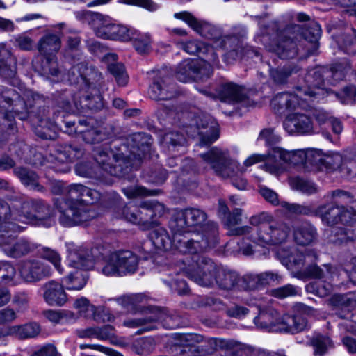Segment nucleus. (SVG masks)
Returning a JSON list of instances; mask_svg holds the SVG:
<instances>
[{
    "label": "nucleus",
    "mask_w": 356,
    "mask_h": 356,
    "mask_svg": "<svg viewBox=\"0 0 356 356\" xmlns=\"http://www.w3.org/2000/svg\"><path fill=\"white\" fill-rule=\"evenodd\" d=\"M42 97L32 91H24L19 95L15 89L0 87V104L6 103L13 106L15 116L21 120L29 118L34 127L35 134L44 140H54L56 138V129L58 128L71 135L79 134L80 120L76 123L65 119L67 112L71 108V102L65 95L57 100L58 106L63 111L54 112L52 120L47 117L49 110L41 107Z\"/></svg>",
    "instance_id": "1"
},
{
    "label": "nucleus",
    "mask_w": 356,
    "mask_h": 356,
    "mask_svg": "<svg viewBox=\"0 0 356 356\" xmlns=\"http://www.w3.org/2000/svg\"><path fill=\"white\" fill-rule=\"evenodd\" d=\"M207 213L198 208H186L177 211L170 221L169 226L176 234L188 233L200 229L191 238L175 236L174 243L177 250L182 254L193 256L215 247L218 243V227L214 222H208Z\"/></svg>",
    "instance_id": "2"
},
{
    "label": "nucleus",
    "mask_w": 356,
    "mask_h": 356,
    "mask_svg": "<svg viewBox=\"0 0 356 356\" xmlns=\"http://www.w3.org/2000/svg\"><path fill=\"white\" fill-rule=\"evenodd\" d=\"M321 34V26L315 21L309 22L304 31H301L297 24L284 27L277 22H272L267 26H261V35L257 39L269 51L275 53L280 58L291 59L298 54L295 40H298L300 36L311 42H315Z\"/></svg>",
    "instance_id": "3"
},
{
    "label": "nucleus",
    "mask_w": 356,
    "mask_h": 356,
    "mask_svg": "<svg viewBox=\"0 0 356 356\" xmlns=\"http://www.w3.org/2000/svg\"><path fill=\"white\" fill-rule=\"evenodd\" d=\"M152 136L145 133H134L126 139L129 154H115L110 146L99 147L93 150V157L99 166L108 174L121 177L126 174L134 165L133 161H140L149 152Z\"/></svg>",
    "instance_id": "4"
},
{
    "label": "nucleus",
    "mask_w": 356,
    "mask_h": 356,
    "mask_svg": "<svg viewBox=\"0 0 356 356\" xmlns=\"http://www.w3.org/2000/svg\"><path fill=\"white\" fill-rule=\"evenodd\" d=\"M188 262L184 264L182 273L200 286H211L216 284L224 290L239 288L240 277L236 272L216 267L211 259L200 254L193 256Z\"/></svg>",
    "instance_id": "5"
},
{
    "label": "nucleus",
    "mask_w": 356,
    "mask_h": 356,
    "mask_svg": "<svg viewBox=\"0 0 356 356\" xmlns=\"http://www.w3.org/2000/svg\"><path fill=\"white\" fill-rule=\"evenodd\" d=\"M175 17L184 21L190 27L201 36L212 41L211 44L214 49L226 50L225 58L235 60L243 56L248 57L259 56V54L257 49L251 47H243V42L236 35L222 36L219 30L214 26L198 20L190 13L183 11L176 13Z\"/></svg>",
    "instance_id": "6"
},
{
    "label": "nucleus",
    "mask_w": 356,
    "mask_h": 356,
    "mask_svg": "<svg viewBox=\"0 0 356 356\" xmlns=\"http://www.w3.org/2000/svg\"><path fill=\"white\" fill-rule=\"evenodd\" d=\"M6 201L0 199V248L9 257L19 259L35 251L37 245L24 238L17 239L15 234L22 227L10 220H19Z\"/></svg>",
    "instance_id": "7"
},
{
    "label": "nucleus",
    "mask_w": 356,
    "mask_h": 356,
    "mask_svg": "<svg viewBox=\"0 0 356 356\" xmlns=\"http://www.w3.org/2000/svg\"><path fill=\"white\" fill-rule=\"evenodd\" d=\"M69 79L75 83H84L91 90L90 93L86 92L79 99L74 100L77 111L86 113L88 111H96L103 107V99L97 88L100 84L102 75L97 68L80 62L72 67L69 72Z\"/></svg>",
    "instance_id": "8"
},
{
    "label": "nucleus",
    "mask_w": 356,
    "mask_h": 356,
    "mask_svg": "<svg viewBox=\"0 0 356 356\" xmlns=\"http://www.w3.org/2000/svg\"><path fill=\"white\" fill-rule=\"evenodd\" d=\"M100 196L97 191L85 186L81 199H55L54 206L59 213V222L64 227H72L91 220L95 217V212L89 204L97 202Z\"/></svg>",
    "instance_id": "9"
},
{
    "label": "nucleus",
    "mask_w": 356,
    "mask_h": 356,
    "mask_svg": "<svg viewBox=\"0 0 356 356\" xmlns=\"http://www.w3.org/2000/svg\"><path fill=\"white\" fill-rule=\"evenodd\" d=\"M250 226H242L232 229L234 236L250 235L249 238L259 245H278L284 243L291 233L290 226L283 221L273 220L268 225H264L260 229L256 230Z\"/></svg>",
    "instance_id": "10"
},
{
    "label": "nucleus",
    "mask_w": 356,
    "mask_h": 356,
    "mask_svg": "<svg viewBox=\"0 0 356 356\" xmlns=\"http://www.w3.org/2000/svg\"><path fill=\"white\" fill-rule=\"evenodd\" d=\"M69 259L72 266L83 269L84 271L77 270L70 273L62 280L63 284L67 290H81L88 279L86 270L91 269L94 265L92 250L83 246L74 249L70 248Z\"/></svg>",
    "instance_id": "11"
},
{
    "label": "nucleus",
    "mask_w": 356,
    "mask_h": 356,
    "mask_svg": "<svg viewBox=\"0 0 356 356\" xmlns=\"http://www.w3.org/2000/svg\"><path fill=\"white\" fill-rule=\"evenodd\" d=\"M277 312L270 309L268 312H261L254 319V323L262 328L278 325L280 331L292 334L304 331L308 327L307 318L301 314H284L280 320L277 318Z\"/></svg>",
    "instance_id": "12"
},
{
    "label": "nucleus",
    "mask_w": 356,
    "mask_h": 356,
    "mask_svg": "<svg viewBox=\"0 0 356 356\" xmlns=\"http://www.w3.org/2000/svg\"><path fill=\"white\" fill-rule=\"evenodd\" d=\"M138 257L129 250H119L106 257L99 271L108 277H123L136 273Z\"/></svg>",
    "instance_id": "13"
},
{
    "label": "nucleus",
    "mask_w": 356,
    "mask_h": 356,
    "mask_svg": "<svg viewBox=\"0 0 356 356\" xmlns=\"http://www.w3.org/2000/svg\"><path fill=\"white\" fill-rule=\"evenodd\" d=\"M203 160L211 165L215 173L223 178H232L243 172L236 161L229 159L227 154L213 147L208 152L201 154Z\"/></svg>",
    "instance_id": "14"
},
{
    "label": "nucleus",
    "mask_w": 356,
    "mask_h": 356,
    "mask_svg": "<svg viewBox=\"0 0 356 356\" xmlns=\"http://www.w3.org/2000/svg\"><path fill=\"white\" fill-rule=\"evenodd\" d=\"M83 149L78 145L57 144L52 147L45 159L53 165L49 168L59 172H67L70 168L66 164L83 156Z\"/></svg>",
    "instance_id": "15"
},
{
    "label": "nucleus",
    "mask_w": 356,
    "mask_h": 356,
    "mask_svg": "<svg viewBox=\"0 0 356 356\" xmlns=\"http://www.w3.org/2000/svg\"><path fill=\"white\" fill-rule=\"evenodd\" d=\"M79 134L86 143H100L109 140L114 133L111 124L95 125L92 119H80V126L76 128Z\"/></svg>",
    "instance_id": "16"
},
{
    "label": "nucleus",
    "mask_w": 356,
    "mask_h": 356,
    "mask_svg": "<svg viewBox=\"0 0 356 356\" xmlns=\"http://www.w3.org/2000/svg\"><path fill=\"white\" fill-rule=\"evenodd\" d=\"M302 90H297L295 93L281 92L276 95L270 102L273 111L282 115L286 112L295 111L298 108L307 110L309 107L307 99L303 98ZM304 92H307L304 90Z\"/></svg>",
    "instance_id": "17"
},
{
    "label": "nucleus",
    "mask_w": 356,
    "mask_h": 356,
    "mask_svg": "<svg viewBox=\"0 0 356 356\" xmlns=\"http://www.w3.org/2000/svg\"><path fill=\"white\" fill-rule=\"evenodd\" d=\"M213 73L211 66L202 64L197 60L187 59L181 62L176 70V78L181 82L209 77Z\"/></svg>",
    "instance_id": "18"
},
{
    "label": "nucleus",
    "mask_w": 356,
    "mask_h": 356,
    "mask_svg": "<svg viewBox=\"0 0 356 356\" xmlns=\"http://www.w3.org/2000/svg\"><path fill=\"white\" fill-rule=\"evenodd\" d=\"M176 84L165 70L159 71L149 88V96L156 101L169 100L177 95Z\"/></svg>",
    "instance_id": "19"
},
{
    "label": "nucleus",
    "mask_w": 356,
    "mask_h": 356,
    "mask_svg": "<svg viewBox=\"0 0 356 356\" xmlns=\"http://www.w3.org/2000/svg\"><path fill=\"white\" fill-rule=\"evenodd\" d=\"M217 94L219 99L224 102L241 104L247 108L254 105V101L248 96L245 88L233 82L222 83L217 90Z\"/></svg>",
    "instance_id": "20"
},
{
    "label": "nucleus",
    "mask_w": 356,
    "mask_h": 356,
    "mask_svg": "<svg viewBox=\"0 0 356 356\" xmlns=\"http://www.w3.org/2000/svg\"><path fill=\"white\" fill-rule=\"evenodd\" d=\"M21 278L27 283H35L51 275V268L38 259H26L19 264Z\"/></svg>",
    "instance_id": "21"
},
{
    "label": "nucleus",
    "mask_w": 356,
    "mask_h": 356,
    "mask_svg": "<svg viewBox=\"0 0 356 356\" xmlns=\"http://www.w3.org/2000/svg\"><path fill=\"white\" fill-rule=\"evenodd\" d=\"M76 17L88 22H93L94 31L97 37L111 40L114 23L108 16L97 12L82 10L76 13Z\"/></svg>",
    "instance_id": "22"
},
{
    "label": "nucleus",
    "mask_w": 356,
    "mask_h": 356,
    "mask_svg": "<svg viewBox=\"0 0 356 356\" xmlns=\"http://www.w3.org/2000/svg\"><path fill=\"white\" fill-rule=\"evenodd\" d=\"M325 71L320 68L309 70L305 74L304 81L305 86L297 87V90H306L302 92L303 98L307 99V103L320 95L325 86Z\"/></svg>",
    "instance_id": "23"
},
{
    "label": "nucleus",
    "mask_w": 356,
    "mask_h": 356,
    "mask_svg": "<svg viewBox=\"0 0 356 356\" xmlns=\"http://www.w3.org/2000/svg\"><path fill=\"white\" fill-rule=\"evenodd\" d=\"M283 127L289 134L309 135L314 133L313 122L307 113L294 112L289 114Z\"/></svg>",
    "instance_id": "24"
},
{
    "label": "nucleus",
    "mask_w": 356,
    "mask_h": 356,
    "mask_svg": "<svg viewBox=\"0 0 356 356\" xmlns=\"http://www.w3.org/2000/svg\"><path fill=\"white\" fill-rule=\"evenodd\" d=\"M195 126L201 145H210L218 138V124L211 116L209 115L197 116Z\"/></svg>",
    "instance_id": "25"
},
{
    "label": "nucleus",
    "mask_w": 356,
    "mask_h": 356,
    "mask_svg": "<svg viewBox=\"0 0 356 356\" xmlns=\"http://www.w3.org/2000/svg\"><path fill=\"white\" fill-rule=\"evenodd\" d=\"M182 49L189 54H197L202 58L204 64L210 66H218V56L213 49L211 44H206L197 40H190L181 43Z\"/></svg>",
    "instance_id": "26"
},
{
    "label": "nucleus",
    "mask_w": 356,
    "mask_h": 356,
    "mask_svg": "<svg viewBox=\"0 0 356 356\" xmlns=\"http://www.w3.org/2000/svg\"><path fill=\"white\" fill-rule=\"evenodd\" d=\"M163 204L157 201H144L138 207V225L143 229H150L154 225V218L164 213Z\"/></svg>",
    "instance_id": "27"
},
{
    "label": "nucleus",
    "mask_w": 356,
    "mask_h": 356,
    "mask_svg": "<svg viewBox=\"0 0 356 356\" xmlns=\"http://www.w3.org/2000/svg\"><path fill=\"white\" fill-rule=\"evenodd\" d=\"M187 342L200 343L195 346L199 355H209L218 350L223 349L229 346V343L222 339L219 338H204L203 336L197 334H188L184 336Z\"/></svg>",
    "instance_id": "28"
},
{
    "label": "nucleus",
    "mask_w": 356,
    "mask_h": 356,
    "mask_svg": "<svg viewBox=\"0 0 356 356\" xmlns=\"http://www.w3.org/2000/svg\"><path fill=\"white\" fill-rule=\"evenodd\" d=\"M355 163L338 152L324 155L323 170L327 172L339 171L342 177H348L353 173Z\"/></svg>",
    "instance_id": "29"
},
{
    "label": "nucleus",
    "mask_w": 356,
    "mask_h": 356,
    "mask_svg": "<svg viewBox=\"0 0 356 356\" xmlns=\"http://www.w3.org/2000/svg\"><path fill=\"white\" fill-rule=\"evenodd\" d=\"M63 284L51 280L43 284V298L51 306H63L67 300Z\"/></svg>",
    "instance_id": "30"
},
{
    "label": "nucleus",
    "mask_w": 356,
    "mask_h": 356,
    "mask_svg": "<svg viewBox=\"0 0 356 356\" xmlns=\"http://www.w3.org/2000/svg\"><path fill=\"white\" fill-rule=\"evenodd\" d=\"M149 314H152L154 324L161 323L167 329H175L182 325L181 318L176 312L170 313L166 309L150 306Z\"/></svg>",
    "instance_id": "31"
},
{
    "label": "nucleus",
    "mask_w": 356,
    "mask_h": 356,
    "mask_svg": "<svg viewBox=\"0 0 356 356\" xmlns=\"http://www.w3.org/2000/svg\"><path fill=\"white\" fill-rule=\"evenodd\" d=\"M352 269L349 273L350 282L356 284V258L352 259ZM331 303L339 307L353 308L356 307V291L349 292L345 294H335L331 300Z\"/></svg>",
    "instance_id": "32"
},
{
    "label": "nucleus",
    "mask_w": 356,
    "mask_h": 356,
    "mask_svg": "<svg viewBox=\"0 0 356 356\" xmlns=\"http://www.w3.org/2000/svg\"><path fill=\"white\" fill-rule=\"evenodd\" d=\"M17 73V60L4 44H0V77L9 79Z\"/></svg>",
    "instance_id": "33"
},
{
    "label": "nucleus",
    "mask_w": 356,
    "mask_h": 356,
    "mask_svg": "<svg viewBox=\"0 0 356 356\" xmlns=\"http://www.w3.org/2000/svg\"><path fill=\"white\" fill-rule=\"evenodd\" d=\"M295 242L300 245L312 244L317 238L316 227L309 221H304L293 228Z\"/></svg>",
    "instance_id": "34"
},
{
    "label": "nucleus",
    "mask_w": 356,
    "mask_h": 356,
    "mask_svg": "<svg viewBox=\"0 0 356 356\" xmlns=\"http://www.w3.org/2000/svg\"><path fill=\"white\" fill-rule=\"evenodd\" d=\"M338 274V268L331 264H325L322 266H319L316 264L309 265L302 273L301 275H298V277L301 276H306L312 279L318 280H331L334 279Z\"/></svg>",
    "instance_id": "35"
},
{
    "label": "nucleus",
    "mask_w": 356,
    "mask_h": 356,
    "mask_svg": "<svg viewBox=\"0 0 356 356\" xmlns=\"http://www.w3.org/2000/svg\"><path fill=\"white\" fill-rule=\"evenodd\" d=\"M341 211H343V206L327 203L317 207L316 216L321 218L324 224L328 226H334L339 223V216Z\"/></svg>",
    "instance_id": "36"
},
{
    "label": "nucleus",
    "mask_w": 356,
    "mask_h": 356,
    "mask_svg": "<svg viewBox=\"0 0 356 356\" xmlns=\"http://www.w3.org/2000/svg\"><path fill=\"white\" fill-rule=\"evenodd\" d=\"M32 207L34 209L33 213L28 212V219L37 220H47L48 224L51 225V218L53 216L52 210L49 204L42 200H29V202L25 204V209Z\"/></svg>",
    "instance_id": "37"
},
{
    "label": "nucleus",
    "mask_w": 356,
    "mask_h": 356,
    "mask_svg": "<svg viewBox=\"0 0 356 356\" xmlns=\"http://www.w3.org/2000/svg\"><path fill=\"white\" fill-rule=\"evenodd\" d=\"M149 307L144 309L143 317L126 319L123 321V325L129 328H139L136 332L138 334L156 329L157 326L154 324L155 318H153L152 314H149Z\"/></svg>",
    "instance_id": "38"
},
{
    "label": "nucleus",
    "mask_w": 356,
    "mask_h": 356,
    "mask_svg": "<svg viewBox=\"0 0 356 356\" xmlns=\"http://www.w3.org/2000/svg\"><path fill=\"white\" fill-rule=\"evenodd\" d=\"M173 233L172 239L170 237L168 232L163 227H156L149 233V238L154 247L159 250H168L174 247L177 250L174 243L175 236H180V234Z\"/></svg>",
    "instance_id": "39"
},
{
    "label": "nucleus",
    "mask_w": 356,
    "mask_h": 356,
    "mask_svg": "<svg viewBox=\"0 0 356 356\" xmlns=\"http://www.w3.org/2000/svg\"><path fill=\"white\" fill-rule=\"evenodd\" d=\"M13 172L26 187L37 191H44V187L39 183V176L33 170L25 167H16Z\"/></svg>",
    "instance_id": "40"
},
{
    "label": "nucleus",
    "mask_w": 356,
    "mask_h": 356,
    "mask_svg": "<svg viewBox=\"0 0 356 356\" xmlns=\"http://www.w3.org/2000/svg\"><path fill=\"white\" fill-rule=\"evenodd\" d=\"M280 136L275 132L272 128L264 129L259 134L258 140H264L266 145L268 147L267 154L272 157L273 162L278 156L277 149L283 150L282 148L277 146L281 141Z\"/></svg>",
    "instance_id": "41"
},
{
    "label": "nucleus",
    "mask_w": 356,
    "mask_h": 356,
    "mask_svg": "<svg viewBox=\"0 0 356 356\" xmlns=\"http://www.w3.org/2000/svg\"><path fill=\"white\" fill-rule=\"evenodd\" d=\"M60 48V40L55 34H47L42 37L38 45L39 52L44 56L56 55Z\"/></svg>",
    "instance_id": "42"
},
{
    "label": "nucleus",
    "mask_w": 356,
    "mask_h": 356,
    "mask_svg": "<svg viewBox=\"0 0 356 356\" xmlns=\"http://www.w3.org/2000/svg\"><path fill=\"white\" fill-rule=\"evenodd\" d=\"M277 152H278V156L277 159L275 160V163L283 161L284 163H291L295 165L299 164H302L305 165V149L286 151L285 149H283V150L277 149Z\"/></svg>",
    "instance_id": "43"
},
{
    "label": "nucleus",
    "mask_w": 356,
    "mask_h": 356,
    "mask_svg": "<svg viewBox=\"0 0 356 356\" xmlns=\"http://www.w3.org/2000/svg\"><path fill=\"white\" fill-rule=\"evenodd\" d=\"M300 68L294 65H286L282 67L273 68L270 70V76L277 84H284L293 74L298 72Z\"/></svg>",
    "instance_id": "44"
},
{
    "label": "nucleus",
    "mask_w": 356,
    "mask_h": 356,
    "mask_svg": "<svg viewBox=\"0 0 356 356\" xmlns=\"http://www.w3.org/2000/svg\"><path fill=\"white\" fill-rule=\"evenodd\" d=\"M186 141L184 134L179 131H171L163 136L162 144L169 152H174L179 151V148H183Z\"/></svg>",
    "instance_id": "45"
},
{
    "label": "nucleus",
    "mask_w": 356,
    "mask_h": 356,
    "mask_svg": "<svg viewBox=\"0 0 356 356\" xmlns=\"http://www.w3.org/2000/svg\"><path fill=\"white\" fill-rule=\"evenodd\" d=\"M13 330L15 332V337L24 340L38 337L40 333L41 327L38 323L31 322L22 325H15Z\"/></svg>",
    "instance_id": "46"
},
{
    "label": "nucleus",
    "mask_w": 356,
    "mask_h": 356,
    "mask_svg": "<svg viewBox=\"0 0 356 356\" xmlns=\"http://www.w3.org/2000/svg\"><path fill=\"white\" fill-rule=\"evenodd\" d=\"M324 155L314 149L305 150V168L309 170H323V160Z\"/></svg>",
    "instance_id": "47"
},
{
    "label": "nucleus",
    "mask_w": 356,
    "mask_h": 356,
    "mask_svg": "<svg viewBox=\"0 0 356 356\" xmlns=\"http://www.w3.org/2000/svg\"><path fill=\"white\" fill-rule=\"evenodd\" d=\"M289 184L293 189L309 195L318 192V187L314 182L300 177L290 179Z\"/></svg>",
    "instance_id": "48"
},
{
    "label": "nucleus",
    "mask_w": 356,
    "mask_h": 356,
    "mask_svg": "<svg viewBox=\"0 0 356 356\" xmlns=\"http://www.w3.org/2000/svg\"><path fill=\"white\" fill-rule=\"evenodd\" d=\"M280 205L290 214L302 215L308 216H316V209H314L312 205L289 203L285 201L281 202Z\"/></svg>",
    "instance_id": "49"
},
{
    "label": "nucleus",
    "mask_w": 356,
    "mask_h": 356,
    "mask_svg": "<svg viewBox=\"0 0 356 356\" xmlns=\"http://www.w3.org/2000/svg\"><path fill=\"white\" fill-rule=\"evenodd\" d=\"M40 73L44 76H57L60 73L57 58L56 55H50L44 56L41 62L40 70Z\"/></svg>",
    "instance_id": "50"
},
{
    "label": "nucleus",
    "mask_w": 356,
    "mask_h": 356,
    "mask_svg": "<svg viewBox=\"0 0 356 356\" xmlns=\"http://www.w3.org/2000/svg\"><path fill=\"white\" fill-rule=\"evenodd\" d=\"M74 308L77 310L80 316L90 318H94L96 313V307L91 304L86 298L81 297L74 302Z\"/></svg>",
    "instance_id": "51"
},
{
    "label": "nucleus",
    "mask_w": 356,
    "mask_h": 356,
    "mask_svg": "<svg viewBox=\"0 0 356 356\" xmlns=\"http://www.w3.org/2000/svg\"><path fill=\"white\" fill-rule=\"evenodd\" d=\"M136 34V30L122 24H117L114 23L111 40L127 42L133 39L134 35Z\"/></svg>",
    "instance_id": "52"
},
{
    "label": "nucleus",
    "mask_w": 356,
    "mask_h": 356,
    "mask_svg": "<svg viewBox=\"0 0 356 356\" xmlns=\"http://www.w3.org/2000/svg\"><path fill=\"white\" fill-rule=\"evenodd\" d=\"M107 68L119 86H124L127 83L129 77L122 63H110Z\"/></svg>",
    "instance_id": "53"
},
{
    "label": "nucleus",
    "mask_w": 356,
    "mask_h": 356,
    "mask_svg": "<svg viewBox=\"0 0 356 356\" xmlns=\"http://www.w3.org/2000/svg\"><path fill=\"white\" fill-rule=\"evenodd\" d=\"M339 42V47L348 54H356V29H351V33H346L341 36Z\"/></svg>",
    "instance_id": "54"
},
{
    "label": "nucleus",
    "mask_w": 356,
    "mask_h": 356,
    "mask_svg": "<svg viewBox=\"0 0 356 356\" xmlns=\"http://www.w3.org/2000/svg\"><path fill=\"white\" fill-rule=\"evenodd\" d=\"M311 344L316 355H323L332 346V341L329 337L318 334L312 337Z\"/></svg>",
    "instance_id": "55"
},
{
    "label": "nucleus",
    "mask_w": 356,
    "mask_h": 356,
    "mask_svg": "<svg viewBox=\"0 0 356 356\" xmlns=\"http://www.w3.org/2000/svg\"><path fill=\"white\" fill-rule=\"evenodd\" d=\"M29 202V200L22 201L21 200H10V202H7L9 204L15 205L13 207H11V211L15 213V216H18L19 220H10L12 222H16L22 221V218L24 216L28 219V212L33 213L34 209L32 207H29V209H25V204Z\"/></svg>",
    "instance_id": "56"
},
{
    "label": "nucleus",
    "mask_w": 356,
    "mask_h": 356,
    "mask_svg": "<svg viewBox=\"0 0 356 356\" xmlns=\"http://www.w3.org/2000/svg\"><path fill=\"white\" fill-rule=\"evenodd\" d=\"M261 287L259 274L248 273L240 277L239 289L255 290Z\"/></svg>",
    "instance_id": "57"
},
{
    "label": "nucleus",
    "mask_w": 356,
    "mask_h": 356,
    "mask_svg": "<svg viewBox=\"0 0 356 356\" xmlns=\"http://www.w3.org/2000/svg\"><path fill=\"white\" fill-rule=\"evenodd\" d=\"M134 47L140 54H146L151 49V38L149 34L140 35L138 31L133 39Z\"/></svg>",
    "instance_id": "58"
},
{
    "label": "nucleus",
    "mask_w": 356,
    "mask_h": 356,
    "mask_svg": "<svg viewBox=\"0 0 356 356\" xmlns=\"http://www.w3.org/2000/svg\"><path fill=\"white\" fill-rule=\"evenodd\" d=\"M115 217L138 225V207L135 205H125L118 209Z\"/></svg>",
    "instance_id": "59"
},
{
    "label": "nucleus",
    "mask_w": 356,
    "mask_h": 356,
    "mask_svg": "<svg viewBox=\"0 0 356 356\" xmlns=\"http://www.w3.org/2000/svg\"><path fill=\"white\" fill-rule=\"evenodd\" d=\"M40 255L42 258L51 262L59 273H63V269L60 265L61 258L56 251L49 248H42Z\"/></svg>",
    "instance_id": "60"
},
{
    "label": "nucleus",
    "mask_w": 356,
    "mask_h": 356,
    "mask_svg": "<svg viewBox=\"0 0 356 356\" xmlns=\"http://www.w3.org/2000/svg\"><path fill=\"white\" fill-rule=\"evenodd\" d=\"M335 96L343 104H353L356 101V87L348 85L340 92L335 93Z\"/></svg>",
    "instance_id": "61"
},
{
    "label": "nucleus",
    "mask_w": 356,
    "mask_h": 356,
    "mask_svg": "<svg viewBox=\"0 0 356 356\" xmlns=\"http://www.w3.org/2000/svg\"><path fill=\"white\" fill-rule=\"evenodd\" d=\"M187 345L175 344L171 346V353L174 356H197L198 353L195 346L192 342Z\"/></svg>",
    "instance_id": "62"
},
{
    "label": "nucleus",
    "mask_w": 356,
    "mask_h": 356,
    "mask_svg": "<svg viewBox=\"0 0 356 356\" xmlns=\"http://www.w3.org/2000/svg\"><path fill=\"white\" fill-rule=\"evenodd\" d=\"M193 307H212L215 309H221L223 307L222 302L213 296L198 297L194 300Z\"/></svg>",
    "instance_id": "63"
},
{
    "label": "nucleus",
    "mask_w": 356,
    "mask_h": 356,
    "mask_svg": "<svg viewBox=\"0 0 356 356\" xmlns=\"http://www.w3.org/2000/svg\"><path fill=\"white\" fill-rule=\"evenodd\" d=\"M16 275L14 266L9 261H0V279L6 283L13 280Z\"/></svg>",
    "instance_id": "64"
}]
</instances>
